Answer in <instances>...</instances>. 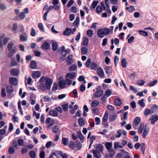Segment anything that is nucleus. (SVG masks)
I'll return each mask as SVG.
<instances>
[{"label": "nucleus", "instance_id": "nucleus-1", "mask_svg": "<svg viewBox=\"0 0 158 158\" xmlns=\"http://www.w3.org/2000/svg\"><path fill=\"white\" fill-rule=\"evenodd\" d=\"M39 84L38 85V89L42 91H45L46 89L50 90L52 81L50 78L45 76L42 77L39 80Z\"/></svg>", "mask_w": 158, "mask_h": 158}, {"label": "nucleus", "instance_id": "nucleus-2", "mask_svg": "<svg viewBox=\"0 0 158 158\" xmlns=\"http://www.w3.org/2000/svg\"><path fill=\"white\" fill-rule=\"evenodd\" d=\"M110 32V30L107 28H105L103 29H100L98 30L97 35L100 38H102L105 35H108Z\"/></svg>", "mask_w": 158, "mask_h": 158}, {"label": "nucleus", "instance_id": "nucleus-3", "mask_svg": "<svg viewBox=\"0 0 158 158\" xmlns=\"http://www.w3.org/2000/svg\"><path fill=\"white\" fill-rule=\"evenodd\" d=\"M6 91L8 94V97L11 98L13 97V94H11L13 92L14 90L13 87L10 85H8L6 87Z\"/></svg>", "mask_w": 158, "mask_h": 158}, {"label": "nucleus", "instance_id": "nucleus-4", "mask_svg": "<svg viewBox=\"0 0 158 158\" xmlns=\"http://www.w3.org/2000/svg\"><path fill=\"white\" fill-rule=\"evenodd\" d=\"M61 56L62 57H64L68 54L70 52V50L69 49H65V47L64 46L61 47Z\"/></svg>", "mask_w": 158, "mask_h": 158}, {"label": "nucleus", "instance_id": "nucleus-5", "mask_svg": "<svg viewBox=\"0 0 158 158\" xmlns=\"http://www.w3.org/2000/svg\"><path fill=\"white\" fill-rule=\"evenodd\" d=\"M74 60L72 55H71L67 56L66 60L67 65L69 66L71 64L73 63Z\"/></svg>", "mask_w": 158, "mask_h": 158}, {"label": "nucleus", "instance_id": "nucleus-6", "mask_svg": "<svg viewBox=\"0 0 158 158\" xmlns=\"http://www.w3.org/2000/svg\"><path fill=\"white\" fill-rule=\"evenodd\" d=\"M141 121V119L139 117H137L134 120V124L133 127L135 129H137V126L139 124Z\"/></svg>", "mask_w": 158, "mask_h": 158}, {"label": "nucleus", "instance_id": "nucleus-7", "mask_svg": "<svg viewBox=\"0 0 158 158\" xmlns=\"http://www.w3.org/2000/svg\"><path fill=\"white\" fill-rule=\"evenodd\" d=\"M158 120V115H152L149 119V121H151V123L152 124H154Z\"/></svg>", "mask_w": 158, "mask_h": 158}, {"label": "nucleus", "instance_id": "nucleus-8", "mask_svg": "<svg viewBox=\"0 0 158 158\" xmlns=\"http://www.w3.org/2000/svg\"><path fill=\"white\" fill-rule=\"evenodd\" d=\"M94 147L95 148L96 150H98L100 152H102L103 151L104 146L101 144H94Z\"/></svg>", "mask_w": 158, "mask_h": 158}, {"label": "nucleus", "instance_id": "nucleus-9", "mask_svg": "<svg viewBox=\"0 0 158 158\" xmlns=\"http://www.w3.org/2000/svg\"><path fill=\"white\" fill-rule=\"evenodd\" d=\"M19 70L16 69H13L10 70V73L11 75L14 76H17L19 74Z\"/></svg>", "mask_w": 158, "mask_h": 158}, {"label": "nucleus", "instance_id": "nucleus-10", "mask_svg": "<svg viewBox=\"0 0 158 158\" xmlns=\"http://www.w3.org/2000/svg\"><path fill=\"white\" fill-rule=\"evenodd\" d=\"M97 74L101 78H103L104 76V73L103 69L101 67H99L97 69Z\"/></svg>", "mask_w": 158, "mask_h": 158}, {"label": "nucleus", "instance_id": "nucleus-11", "mask_svg": "<svg viewBox=\"0 0 158 158\" xmlns=\"http://www.w3.org/2000/svg\"><path fill=\"white\" fill-rule=\"evenodd\" d=\"M46 123L48 124V127H52L54 123V120L50 118H47L46 119Z\"/></svg>", "mask_w": 158, "mask_h": 158}, {"label": "nucleus", "instance_id": "nucleus-12", "mask_svg": "<svg viewBox=\"0 0 158 158\" xmlns=\"http://www.w3.org/2000/svg\"><path fill=\"white\" fill-rule=\"evenodd\" d=\"M50 48L49 44L46 42H44L43 45L41 46V48L42 50H48Z\"/></svg>", "mask_w": 158, "mask_h": 158}, {"label": "nucleus", "instance_id": "nucleus-13", "mask_svg": "<svg viewBox=\"0 0 158 158\" xmlns=\"http://www.w3.org/2000/svg\"><path fill=\"white\" fill-rule=\"evenodd\" d=\"M9 81L10 84L12 85H16L17 84V80L15 77H12L10 78Z\"/></svg>", "mask_w": 158, "mask_h": 158}, {"label": "nucleus", "instance_id": "nucleus-14", "mask_svg": "<svg viewBox=\"0 0 158 158\" xmlns=\"http://www.w3.org/2000/svg\"><path fill=\"white\" fill-rule=\"evenodd\" d=\"M71 34H73V32H72V29L68 28L66 29L63 33L64 35L67 36L70 35Z\"/></svg>", "mask_w": 158, "mask_h": 158}, {"label": "nucleus", "instance_id": "nucleus-15", "mask_svg": "<svg viewBox=\"0 0 158 158\" xmlns=\"http://www.w3.org/2000/svg\"><path fill=\"white\" fill-rule=\"evenodd\" d=\"M94 156L96 158H100L101 157V155L100 153L101 152L98 150H93L92 151Z\"/></svg>", "mask_w": 158, "mask_h": 158}, {"label": "nucleus", "instance_id": "nucleus-16", "mask_svg": "<svg viewBox=\"0 0 158 158\" xmlns=\"http://www.w3.org/2000/svg\"><path fill=\"white\" fill-rule=\"evenodd\" d=\"M76 76V73L73 72H70L67 73L66 75V78L73 79Z\"/></svg>", "mask_w": 158, "mask_h": 158}, {"label": "nucleus", "instance_id": "nucleus-17", "mask_svg": "<svg viewBox=\"0 0 158 158\" xmlns=\"http://www.w3.org/2000/svg\"><path fill=\"white\" fill-rule=\"evenodd\" d=\"M63 79L62 77L60 76V88H64L65 87V85H66V81L65 80H61V79Z\"/></svg>", "mask_w": 158, "mask_h": 158}, {"label": "nucleus", "instance_id": "nucleus-18", "mask_svg": "<svg viewBox=\"0 0 158 158\" xmlns=\"http://www.w3.org/2000/svg\"><path fill=\"white\" fill-rule=\"evenodd\" d=\"M149 131V128H147L146 125L145 126L144 131L142 134V137L145 138L146 136L148 134Z\"/></svg>", "mask_w": 158, "mask_h": 158}, {"label": "nucleus", "instance_id": "nucleus-19", "mask_svg": "<svg viewBox=\"0 0 158 158\" xmlns=\"http://www.w3.org/2000/svg\"><path fill=\"white\" fill-rule=\"evenodd\" d=\"M89 43V39L87 37L85 36L83 38V41L81 44L83 46H87Z\"/></svg>", "mask_w": 158, "mask_h": 158}, {"label": "nucleus", "instance_id": "nucleus-20", "mask_svg": "<svg viewBox=\"0 0 158 158\" xmlns=\"http://www.w3.org/2000/svg\"><path fill=\"white\" fill-rule=\"evenodd\" d=\"M105 146L108 151L111 150L113 149L112 148V144L111 142H106L105 145Z\"/></svg>", "mask_w": 158, "mask_h": 158}, {"label": "nucleus", "instance_id": "nucleus-21", "mask_svg": "<svg viewBox=\"0 0 158 158\" xmlns=\"http://www.w3.org/2000/svg\"><path fill=\"white\" fill-rule=\"evenodd\" d=\"M40 75V73L39 71H34L32 74V77L33 78L39 77Z\"/></svg>", "mask_w": 158, "mask_h": 158}, {"label": "nucleus", "instance_id": "nucleus-22", "mask_svg": "<svg viewBox=\"0 0 158 158\" xmlns=\"http://www.w3.org/2000/svg\"><path fill=\"white\" fill-rule=\"evenodd\" d=\"M103 94V91L102 90L96 91L94 94V96L98 98L102 96Z\"/></svg>", "mask_w": 158, "mask_h": 158}, {"label": "nucleus", "instance_id": "nucleus-23", "mask_svg": "<svg viewBox=\"0 0 158 158\" xmlns=\"http://www.w3.org/2000/svg\"><path fill=\"white\" fill-rule=\"evenodd\" d=\"M52 49L54 51L56 50L57 49V44L56 41L54 40H52Z\"/></svg>", "mask_w": 158, "mask_h": 158}, {"label": "nucleus", "instance_id": "nucleus-24", "mask_svg": "<svg viewBox=\"0 0 158 158\" xmlns=\"http://www.w3.org/2000/svg\"><path fill=\"white\" fill-rule=\"evenodd\" d=\"M114 103L116 106H119L122 104V100L119 98H117L114 100Z\"/></svg>", "mask_w": 158, "mask_h": 158}, {"label": "nucleus", "instance_id": "nucleus-25", "mask_svg": "<svg viewBox=\"0 0 158 158\" xmlns=\"http://www.w3.org/2000/svg\"><path fill=\"white\" fill-rule=\"evenodd\" d=\"M19 38L22 41H25L27 39V36L26 33H24L20 36Z\"/></svg>", "mask_w": 158, "mask_h": 158}, {"label": "nucleus", "instance_id": "nucleus-26", "mask_svg": "<svg viewBox=\"0 0 158 158\" xmlns=\"http://www.w3.org/2000/svg\"><path fill=\"white\" fill-rule=\"evenodd\" d=\"M59 8V6H49L47 9L48 11L51 10L52 9H54L55 10H58Z\"/></svg>", "mask_w": 158, "mask_h": 158}, {"label": "nucleus", "instance_id": "nucleus-27", "mask_svg": "<svg viewBox=\"0 0 158 158\" xmlns=\"http://www.w3.org/2000/svg\"><path fill=\"white\" fill-rule=\"evenodd\" d=\"M121 64L122 67L124 68L127 66V63L126 60L124 58L122 59L121 61Z\"/></svg>", "mask_w": 158, "mask_h": 158}, {"label": "nucleus", "instance_id": "nucleus-28", "mask_svg": "<svg viewBox=\"0 0 158 158\" xmlns=\"http://www.w3.org/2000/svg\"><path fill=\"white\" fill-rule=\"evenodd\" d=\"M16 48L15 47H14L12 50L9 53L8 56L9 57H11L16 52Z\"/></svg>", "mask_w": 158, "mask_h": 158}, {"label": "nucleus", "instance_id": "nucleus-29", "mask_svg": "<svg viewBox=\"0 0 158 158\" xmlns=\"http://www.w3.org/2000/svg\"><path fill=\"white\" fill-rule=\"evenodd\" d=\"M90 67L91 69L95 70L97 69L98 66L96 63L95 62H93L91 64Z\"/></svg>", "mask_w": 158, "mask_h": 158}, {"label": "nucleus", "instance_id": "nucleus-30", "mask_svg": "<svg viewBox=\"0 0 158 158\" xmlns=\"http://www.w3.org/2000/svg\"><path fill=\"white\" fill-rule=\"evenodd\" d=\"M49 114L51 116L56 117L58 115V113L56 111L53 110L49 111Z\"/></svg>", "mask_w": 158, "mask_h": 158}, {"label": "nucleus", "instance_id": "nucleus-31", "mask_svg": "<svg viewBox=\"0 0 158 158\" xmlns=\"http://www.w3.org/2000/svg\"><path fill=\"white\" fill-rule=\"evenodd\" d=\"M109 113L107 111H106L105 114L102 118L103 122L105 123L107 120Z\"/></svg>", "mask_w": 158, "mask_h": 158}, {"label": "nucleus", "instance_id": "nucleus-32", "mask_svg": "<svg viewBox=\"0 0 158 158\" xmlns=\"http://www.w3.org/2000/svg\"><path fill=\"white\" fill-rule=\"evenodd\" d=\"M78 123L80 126H83L85 124V121L82 118H80L78 120Z\"/></svg>", "mask_w": 158, "mask_h": 158}, {"label": "nucleus", "instance_id": "nucleus-33", "mask_svg": "<svg viewBox=\"0 0 158 158\" xmlns=\"http://www.w3.org/2000/svg\"><path fill=\"white\" fill-rule=\"evenodd\" d=\"M30 67L31 69H35L36 67V64L34 60L31 62Z\"/></svg>", "mask_w": 158, "mask_h": 158}, {"label": "nucleus", "instance_id": "nucleus-34", "mask_svg": "<svg viewBox=\"0 0 158 158\" xmlns=\"http://www.w3.org/2000/svg\"><path fill=\"white\" fill-rule=\"evenodd\" d=\"M69 143V139L68 138H63L62 140V143L64 145H67Z\"/></svg>", "mask_w": 158, "mask_h": 158}, {"label": "nucleus", "instance_id": "nucleus-35", "mask_svg": "<svg viewBox=\"0 0 158 158\" xmlns=\"http://www.w3.org/2000/svg\"><path fill=\"white\" fill-rule=\"evenodd\" d=\"M15 152V149L14 147L11 146L9 148L8 152L10 154H14Z\"/></svg>", "mask_w": 158, "mask_h": 158}, {"label": "nucleus", "instance_id": "nucleus-36", "mask_svg": "<svg viewBox=\"0 0 158 158\" xmlns=\"http://www.w3.org/2000/svg\"><path fill=\"white\" fill-rule=\"evenodd\" d=\"M81 51L82 54H86L88 53V49L85 47H82L81 48Z\"/></svg>", "mask_w": 158, "mask_h": 158}, {"label": "nucleus", "instance_id": "nucleus-37", "mask_svg": "<svg viewBox=\"0 0 158 158\" xmlns=\"http://www.w3.org/2000/svg\"><path fill=\"white\" fill-rule=\"evenodd\" d=\"M69 106V103H66L64 104L61 106L63 109L64 111H67L68 110V108Z\"/></svg>", "mask_w": 158, "mask_h": 158}, {"label": "nucleus", "instance_id": "nucleus-38", "mask_svg": "<svg viewBox=\"0 0 158 158\" xmlns=\"http://www.w3.org/2000/svg\"><path fill=\"white\" fill-rule=\"evenodd\" d=\"M122 135V131L121 130H118L116 132L115 135V137L116 138H120L121 137Z\"/></svg>", "mask_w": 158, "mask_h": 158}, {"label": "nucleus", "instance_id": "nucleus-39", "mask_svg": "<svg viewBox=\"0 0 158 158\" xmlns=\"http://www.w3.org/2000/svg\"><path fill=\"white\" fill-rule=\"evenodd\" d=\"M105 70L106 73L107 74H110L112 72V69L110 66H106L105 68Z\"/></svg>", "mask_w": 158, "mask_h": 158}, {"label": "nucleus", "instance_id": "nucleus-40", "mask_svg": "<svg viewBox=\"0 0 158 158\" xmlns=\"http://www.w3.org/2000/svg\"><path fill=\"white\" fill-rule=\"evenodd\" d=\"M79 18L78 17H77L73 23V25L74 26L77 27L78 26L79 21Z\"/></svg>", "mask_w": 158, "mask_h": 158}, {"label": "nucleus", "instance_id": "nucleus-41", "mask_svg": "<svg viewBox=\"0 0 158 158\" xmlns=\"http://www.w3.org/2000/svg\"><path fill=\"white\" fill-rule=\"evenodd\" d=\"M139 33L140 35L144 36H147L148 35V33L147 32L142 30H139Z\"/></svg>", "mask_w": 158, "mask_h": 158}, {"label": "nucleus", "instance_id": "nucleus-42", "mask_svg": "<svg viewBox=\"0 0 158 158\" xmlns=\"http://www.w3.org/2000/svg\"><path fill=\"white\" fill-rule=\"evenodd\" d=\"M77 136L81 140H83L84 139V137L81 134V131H78L77 132Z\"/></svg>", "mask_w": 158, "mask_h": 158}, {"label": "nucleus", "instance_id": "nucleus-43", "mask_svg": "<svg viewBox=\"0 0 158 158\" xmlns=\"http://www.w3.org/2000/svg\"><path fill=\"white\" fill-rule=\"evenodd\" d=\"M114 148L115 149H117L118 148H123V146H121L119 142H115L114 143Z\"/></svg>", "mask_w": 158, "mask_h": 158}, {"label": "nucleus", "instance_id": "nucleus-44", "mask_svg": "<svg viewBox=\"0 0 158 158\" xmlns=\"http://www.w3.org/2000/svg\"><path fill=\"white\" fill-rule=\"evenodd\" d=\"M112 93L111 90L109 89H107L104 95L106 97H108L110 96Z\"/></svg>", "mask_w": 158, "mask_h": 158}, {"label": "nucleus", "instance_id": "nucleus-45", "mask_svg": "<svg viewBox=\"0 0 158 158\" xmlns=\"http://www.w3.org/2000/svg\"><path fill=\"white\" fill-rule=\"evenodd\" d=\"M77 66L75 64H73L69 67V70L71 71H74L76 70Z\"/></svg>", "mask_w": 158, "mask_h": 158}, {"label": "nucleus", "instance_id": "nucleus-46", "mask_svg": "<svg viewBox=\"0 0 158 158\" xmlns=\"http://www.w3.org/2000/svg\"><path fill=\"white\" fill-rule=\"evenodd\" d=\"M144 129V126L142 123L140 124L139 127L138 129V132L139 134H141L142 132L143 129Z\"/></svg>", "mask_w": 158, "mask_h": 158}, {"label": "nucleus", "instance_id": "nucleus-47", "mask_svg": "<svg viewBox=\"0 0 158 158\" xmlns=\"http://www.w3.org/2000/svg\"><path fill=\"white\" fill-rule=\"evenodd\" d=\"M108 151L109 152V156L110 157L114 156L115 153V152L113 149H111V150Z\"/></svg>", "mask_w": 158, "mask_h": 158}, {"label": "nucleus", "instance_id": "nucleus-48", "mask_svg": "<svg viewBox=\"0 0 158 158\" xmlns=\"http://www.w3.org/2000/svg\"><path fill=\"white\" fill-rule=\"evenodd\" d=\"M87 35L89 37H92L93 35V32L92 30L90 29L87 31Z\"/></svg>", "mask_w": 158, "mask_h": 158}, {"label": "nucleus", "instance_id": "nucleus-49", "mask_svg": "<svg viewBox=\"0 0 158 158\" xmlns=\"http://www.w3.org/2000/svg\"><path fill=\"white\" fill-rule=\"evenodd\" d=\"M138 104L141 107H144L145 106L143 99H141L139 100L138 102Z\"/></svg>", "mask_w": 158, "mask_h": 158}, {"label": "nucleus", "instance_id": "nucleus-50", "mask_svg": "<svg viewBox=\"0 0 158 158\" xmlns=\"http://www.w3.org/2000/svg\"><path fill=\"white\" fill-rule=\"evenodd\" d=\"M140 147L141 148V151L143 152V155H144L145 150V145L144 143H141Z\"/></svg>", "mask_w": 158, "mask_h": 158}, {"label": "nucleus", "instance_id": "nucleus-51", "mask_svg": "<svg viewBox=\"0 0 158 158\" xmlns=\"http://www.w3.org/2000/svg\"><path fill=\"white\" fill-rule=\"evenodd\" d=\"M29 155L31 158H34L36 156L35 152L33 151H31L29 152Z\"/></svg>", "mask_w": 158, "mask_h": 158}, {"label": "nucleus", "instance_id": "nucleus-52", "mask_svg": "<svg viewBox=\"0 0 158 158\" xmlns=\"http://www.w3.org/2000/svg\"><path fill=\"white\" fill-rule=\"evenodd\" d=\"M151 112V111L149 109L146 108L144 111V114L146 116L150 114Z\"/></svg>", "mask_w": 158, "mask_h": 158}, {"label": "nucleus", "instance_id": "nucleus-53", "mask_svg": "<svg viewBox=\"0 0 158 158\" xmlns=\"http://www.w3.org/2000/svg\"><path fill=\"white\" fill-rule=\"evenodd\" d=\"M99 104L98 101L94 100L91 103V106L93 107H95L98 106Z\"/></svg>", "mask_w": 158, "mask_h": 158}, {"label": "nucleus", "instance_id": "nucleus-54", "mask_svg": "<svg viewBox=\"0 0 158 158\" xmlns=\"http://www.w3.org/2000/svg\"><path fill=\"white\" fill-rule=\"evenodd\" d=\"M19 17L20 20L24 19L25 17V15L23 12H21L19 15Z\"/></svg>", "mask_w": 158, "mask_h": 158}, {"label": "nucleus", "instance_id": "nucleus-55", "mask_svg": "<svg viewBox=\"0 0 158 158\" xmlns=\"http://www.w3.org/2000/svg\"><path fill=\"white\" fill-rule=\"evenodd\" d=\"M28 151V148L27 146H25L23 148H22L21 153L22 154L26 153Z\"/></svg>", "mask_w": 158, "mask_h": 158}, {"label": "nucleus", "instance_id": "nucleus-56", "mask_svg": "<svg viewBox=\"0 0 158 158\" xmlns=\"http://www.w3.org/2000/svg\"><path fill=\"white\" fill-rule=\"evenodd\" d=\"M102 9L100 6H97L96 8V12L98 13H100L102 12Z\"/></svg>", "mask_w": 158, "mask_h": 158}, {"label": "nucleus", "instance_id": "nucleus-57", "mask_svg": "<svg viewBox=\"0 0 158 158\" xmlns=\"http://www.w3.org/2000/svg\"><path fill=\"white\" fill-rule=\"evenodd\" d=\"M33 115L35 116L37 119H39L40 118V114L39 113H37L35 110H34L33 112Z\"/></svg>", "mask_w": 158, "mask_h": 158}, {"label": "nucleus", "instance_id": "nucleus-58", "mask_svg": "<svg viewBox=\"0 0 158 158\" xmlns=\"http://www.w3.org/2000/svg\"><path fill=\"white\" fill-rule=\"evenodd\" d=\"M86 88V87L85 85L84 84H81L80 87V89L81 92H83L84 91Z\"/></svg>", "mask_w": 158, "mask_h": 158}, {"label": "nucleus", "instance_id": "nucleus-59", "mask_svg": "<svg viewBox=\"0 0 158 158\" xmlns=\"http://www.w3.org/2000/svg\"><path fill=\"white\" fill-rule=\"evenodd\" d=\"M106 107L109 110L111 111H113L114 109V106L110 105H107Z\"/></svg>", "mask_w": 158, "mask_h": 158}, {"label": "nucleus", "instance_id": "nucleus-60", "mask_svg": "<svg viewBox=\"0 0 158 158\" xmlns=\"http://www.w3.org/2000/svg\"><path fill=\"white\" fill-rule=\"evenodd\" d=\"M98 3V1H94L93 2L92 4H91V7L93 8H95L96 6H97Z\"/></svg>", "mask_w": 158, "mask_h": 158}, {"label": "nucleus", "instance_id": "nucleus-61", "mask_svg": "<svg viewBox=\"0 0 158 158\" xmlns=\"http://www.w3.org/2000/svg\"><path fill=\"white\" fill-rule=\"evenodd\" d=\"M18 144L19 146H23L24 144V141L23 139H19L18 140Z\"/></svg>", "mask_w": 158, "mask_h": 158}, {"label": "nucleus", "instance_id": "nucleus-62", "mask_svg": "<svg viewBox=\"0 0 158 158\" xmlns=\"http://www.w3.org/2000/svg\"><path fill=\"white\" fill-rule=\"evenodd\" d=\"M11 65L12 66H15L17 65V63L14 59H12L11 62Z\"/></svg>", "mask_w": 158, "mask_h": 158}, {"label": "nucleus", "instance_id": "nucleus-63", "mask_svg": "<svg viewBox=\"0 0 158 158\" xmlns=\"http://www.w3.org/2000/svg\"><path fill=\"white\" fill-rule=\"evenodd\" d=\"M1 94L2 97H4L6 96L5 92V89L4 88H2V89Z\"/></svg>", "mask_w": 158, "mask_h": 158}, {"label": "nucleus", "instance_id": "nucleus-64", "mask_svg": "<svg viewBox=\"0 0 158 158\" xmlns=\"http://www.w3.org/2000/svg\"><path fill=\"white\" fill-rule=\"evenodd\" d=\"M45 152L44 151H41L40 153V158H44Z\"/></svg>", "mask_w": 158, "mask_h": 158}]
</instances>
